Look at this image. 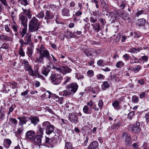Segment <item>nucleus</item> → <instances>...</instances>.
<instances>
[{"label":"nucleus","instance_id":"1","mask_svg":"<svg viewBox=\"0 0 149 149\" xmlns=\"http://www.w3.org/2000/svg\"><path fill=\"white\" fill-rule=\"evenodd\" d=\"M39 29L38 20L34 17L30 20L29 24V31L30 32H37Z\"/></svg>","mask_w":149,"mask_h":149},{"label":"nucleus","instance_id":"2","mask_svg":"<svg viewBox=\"0 0 149 149\" xmlns=\"http://www.w3.org/2000/svg\"><path fill=\"white\" fill-rule=\"evenodd\" d=\"M39 56L38 58L36 59V61L37 62H40L41 63H42L43 61V58L45 57L48 60H50L51 57L49 51L46 49L44 51H42L39 53Z\"/></svg>","mask_w":149,"mask_h":149},{"label":"nucleus","instance_id":"3","mask_svg":"<svg viewBox=\"0 0 149 149\" xmlns=\"http://www.w3.org/2000/svg\"><path fill=\"white\" fill-rule=\"evenodd\" d=\"M42 126L45 128L46 133L47 134H50L54 132V127L49 121L44 122L42 124Z\"/></svg>","mask_w":149,"mask_h":149},{"label":"nucleus","instance_id":"4","mask_svg":"<svg viewBox=\"0 0 149 149\" xmlns=\"http://www.w3.org/2000/svg\"><path fill=\"white\" fill-rule=\"evenodd\" d=\"M52 68L55 69L57 71L64 74L70 72L72 71L71 69L67 66H63L61 68H59L56 65H54Z\"/></svg>","mask_w":149,"mask_h":149},{"label":"nucleus","instance_id":"5","mask_svg":"<svg viewBox=\"0 0 149 149\" xmlns=\"http://www.w3.org/2000/svg\"><path fill=\"white\" fill-rule=\"evenodd\" d=\"M49 78L51 81L55 85L59 84L63 79V77L60 75L54 74H52Z\"/></svg>","mask_w":149,"mask_h":149},{"label":"nucleus","instance_id":"6","mask_svg":"<svg viewBox=\"0 0 149 149\" xmlns=\"http://www.w3.org/2000/svg\"><path fill=\"white\" fill-rule=\"evenodd\" d=\"M122 139L125 140V144L126 146H129L132 143L131 135L126 132H124L122 136Z\"/></svg>","mask_w":149,"mask_h":149},{"label":"nucleus","instance_id":"7","mask_svg":"<svg viewBox=\"0 0 149 149\" xmlns=\"http://www.w3.org/2000/svg\"><path fill=\"white\" fill-rule=\"evenodd\" d=\"M78 87V85L76 83H72L67 86V88L69 89L72 95L77 90Z\"/></svg>","mask_w":149,"mask_h":149},{"label":"nucleus","instance_id":"8","mask_svg":"<svg viewBox=\"0 0 149 149\" xmlns=\"http://www.w3.org/2000/svg\"><path fill=\"white\" fill-rule=\"evenodd\" d=\"M140 123L139 122L137 123L135 125H130L129 127L132 132L135 133L139 132L141 130L140 127Z\"/></svg>","mask_w":149,"mask_h":149},{"label":"nucleus","instance_id":"9","mask_svg":"<svg viewBox=\"0 0 149 149\" xmlns=\"http://www.w3.org/2000/svg\"><path fill=\"white\" fill-rule=\"evenodd\" d=\"M35 136V133L34 131L30 130L28 131L25 134L26 139L33 141Z\"/></svg>","mask_w":149,"mask_h":149},{"label":"nucleus","instance_id":"10","mask_svg":"<svg viewBox=\"0 0 149 149\" xmlns=\"http://www.w3.org/2000/svg\"><path fill=\"white\" fill-rule=\"evenodd\" d=\"M118 14L122 19L125 20H126L130 18L128 13L125 11L118 10Z\"/></svg>","mask_w":149,"mask_h":149},{"label":"nucleus","instance_id":"11","mask_svg":"<svg viewBox=\"0 0 149 149\" xmlns=\"http://www.w3.org/2000/svg\"><path fill=\"white\" fill-rule=\"evenodd\" d=\"M17 119L19 120V125L21 126H23V125L26 124L27 121H30V118L24 116L22 117H18Z\"/></svg>","mask_w":149,"mask_h":149},{"label":"nucleus","instance_id":"12","mask_svg":"<svg viewBox=\"0 0 149 149\" xmlns=\"http://www.w3.org/2000/svg\"><path fill=\"white\" fill-rule=\"evenodd\" d=\"M19 20L24 26H27V22L28 20L26 17L22 14H20L19 15Z\"/></svg>","mask_w":149,"mask_h":149},{"label":"nucleus","instance_id":"13","mask_svg":"<svg viewBox=\"0 0 149 149\" xmlns=\"http://www.w3.org/2000/svg\"><path fill=\"white\" fill-rule=\"evenodd\" d=\"M43 138L42 135H37L35 136L33 141L35 143L40 144L41 143L42 139Z\"/></svg>","mask_w":149,"mask_h":149},{"label":"nucleus","instance_id":"14","mask_svg":"<svg viewBox=\"0 0 149 149\" xmlns=\"http://www.w3.org/2000/svg\"><path fill=\"white\" fill-rule=\"evenodd\" d=\"M69 120L72 123H77L78 122V119L77 117L74 114H70L69 115Z\"/></svg>","mask_w":149,"mask_h":149},{"label":"nucleus","instance_id":"15","mask_svg":"<svg viewBox=\"0 0 149 149\" xmlns=\"http://www.w3.org/2000/svg\"><path fill=\"white\" fill-rule=\"evenodd\" d=\"M98 146V143L97 141H94L91 143L88 146L89 149H95Z\"/></svg>","mask_w":149,"mask_h":149},{"label":"nucleus","instance_id":"16","mask_svg":"<svg viewBox=\"0 0 149 149\" xmlns=\"http://www.w3.org/2000/svg\"><path fill=\"white\" fill-rule=\"evenodd\" d=\"M85 54L87 57L92 56H95L94 49H89L84 52Z\"/></svg>","mask_w":149,"mask_h":149},{"label":"nucleus","instance_id":"17","mask_svg":"<svg viewBox=\"0 0 149 149\" xmlns=\"http://www.w3.org/2000/svg\"><path fill=\"white\" fill-rule=\"evenodd\" d=\"M30 120L31 122V123L36 125L38 124L39 122V120L38 117L37 116H34L31 117Z\"/></svg>","mask_w":149,"mask_h":149},{"label":"nucleus","instance_id":"18","mask_svg":"<svg viewBox=\"0 0 149 149\" xmlns=\"http://www.w3.org/2000/svg\"><path fill=\"white\" fill-rule=\"evenodd\" d=\"M23 63L24 64V67L26 70L32 67L29 64V63L26 60L24 59L23 60Z\"/></svg>","mask_w":149,"mask_h":149},{"label":"nucleus","instance_id":"19","mask_svg":"<svg viewBox=\"0 0 149 149\" xmlns=\"http://www.w3.org/2000/svg\"><path fill=\"white\" fill-rule=\"evenodd\" d=\"M91 25L93 26V29L96 32H98L101 30L100 26L99 23H96L95 24H91Z\"/></svg>","mask_w":149,"mask_h":149},{"label":"nucleus","instance_id":"20","mask_svg":"<svg viewBox=\"0 0 149 149\" xmlns=\"http://www.w3.org/2000/svg\"><path fill=\"white\" fill-rule=\"evenodd\" d=\"M54 15L52 13L48 10H47L46 12L45 16V19H51L53 18Z\"/></svg>","mask_w":149,"mask_h":149},{"label":"nucleus","instance_id":"21","mask_svg":"<svg viewBox=\"0 0 149 149\" xmlns=\"http://www.w3.org/2000/svg\"><path fill=\"white\" fill-rule=\"evenodd\" d=\"M130 63H138L139 62V60L137 58L134 56L132 55L131 56H130Z\"/></svg>","mask_w":149,"mask_h":149},{"label":"nucleus","instance_id":"22","mask_svg":"<svg viewBox=\"0 0 149 149\" xmlns=\"http://www.w3.org/2000/svg\"><path fill=\"white\" fill-rule=\"evenodd\" d=\"M31 34L29 33H26L25 37V41L27 43V45L29 44L31 40Z\"/></svg>","mask_w":149,"mask_h":149},{"label":"nucleus","instance_id":"23","mask_svg":"<svg viewBox=\"0 0 149 149\" xmlns=\"http://www.w3.org/2000/svg\"><path fill=\"white\" fill-rule=\"evenodd\" d=\"M70 10L68 9L65 8L62 10V15L64 16H69Z\"/></svg>","mask_w":149,"mask_h":149},{"label":"nucleus","instance_id":"24","mask_svg":"<svg viewBox=\"0 0 149 149\" xmlns=\"http://www.w3.org/2000/svg\"><path fill=\"white\" fill-rule=\"evenodd\" d=\"M0 38L3 40L6 41H11L12 40L11 37L3 34H1L0 35Z\"/></svg>","mask_w":149,"mask_h":149},{"label":"nucleus","instance_id":"25","mask_svg":"<svg viewBox=\"0 0 149 149\" xmlns=\"http://www.w3.org/2000/svg\"><path fill=\"white\" fill-rule=\"evenodd\" d=\"M50 71V70L48 68H45L42 69L41 71V73L45 76L47 77V74Z\"/></svg>","mask_w":149,"mask_h":149},{"label":"nucleus","instance_id":"26","mask_svg":"<svg viewBox=\"0 0 149 149\" xmlns=\"http://www.w3.org/2000/svg\"><path fill=\"white\" fill-rule=\"evenodd\" d=\"M52 95V93L51 92L49 91H47L45 93L43 94L41 96V97L42 98L44 97L46 98H49L51 95Z\"/></svg>","mask_w":149,"mask_h":149},{"label":"nucleus","instance_id":"27","mask_svg":"<svg viewBox=\"0 0 149 149\" xmlns=\"http://www.w3.org/2000/svg\"><path fill=\"white\" fill-rule=\"evenodd\" d=\"M101 86L102 89L104 90L109 87V85L107 81H105L103 82Z\"/></svg>","mask_w":149,"mask_h":149},{"label":"nucleus","instance_id":"28","mask_svg":"<svg viewBox=\"0 0 149 149\" xmlns=\"http://www.w3.org/2000/svg\"><path fill=\"white\" fill-rule=\"evenodd\" d=\"M65 35L66 37H67L68 38H70L74 36L73 33L72 32L69 31L65 32Z\"/></svg>","mask_w":149,"mask_h":149},{"label":"nucleus","instance_id":"29","mask_svg":"<svg viewBox=\"0 0 149 149\" xmlns=\"http://www.w3.org/2000/svg\"><path fill=\"white\" fill-rule=\"evenodd\" d=\"M24 13H25L28 17L29 19H30L31 18V15L30 12V10L29 9L25 10H23Z\"/></svg>","mask_w":149,"mask_h":149},{"label":"nucleus","instance_id":"30","mask_svg":"<svg viewBox=\"0 0 149 149\" xmlns=\"http://www.w3.org/2000/svg\"><path fill=\"white\" fill-rule=\"evenodd\" d=\"M28 51L26 52L27 54L28 55V57L31 58L32 57V55L33 52L32 49L30 48H29L27 49Z\"/></svg>","mask_w":149,"mask_h":149},{"label":"nucleus","instance_id":"31","mask_svg":"<svg viewBox=\"0 0 149 149\" xmlns=\"http://www.w3.org/2000/svg\"><path fill=\"white\" fill-rule=\"evenodd\" d=\"M124 63L121 61H118L116 64V66L119 68L123 67L124 65Z\"/></svg>","mask_w":149,"mask_h":149},{"label":"nucleus","instance_id":"32","mask_svg":"<svg viewBox=\"0 0 149 149\" xmlns=\"http://www.w3.org/2000/svg\"><path fill=\"white\" fill-rule=\"evenodd\" d=\"M29 1L28 0H18V2L20 4L26 6L29 4Z\"/></svg>","mask_w":149,"mask_h":149},{"label":"nucleus","instance_id":"33","mask_svg":"<svg viewBox=\"0 0 149 149\" xmlns=\"http://www.w3.org/2000/svg\"><path fill=\"white\" fill-rule=\"evenodd\" d=\"M146 23L145 19L144 18H142L138 20V24L140 26H143Z\"/></svg>","mask_w":149,"mask_h":149},{"label":"nucleus","instance_id":"34","mask_svg":"<svg viewBox=\"0 0 149 149\" xmlns=\"http://www.w3.org/2000/svg\"><path fill=\"white\" fill-rule=\"evenodd\" d=\"M63 95L64 96H66L68 95L70 96L72 95L71 92H70L69 89L64 91L63 92Z\"/></svg>","mask_w":149,"mask_h":149},{"label":"nucleus","instance_id":"35","mask_svg":"<svg viewBox=\"0 0 149 149\" xmlns=\"http://www.w3.org/2000/svg\"><path fill=\"white\" fill-rule=\"evenodd\" d=\"M141 69V67L140 65H137L134 67L132 69V71L136 73L138 72Z\"/></svg>","mask_w":149,"mask_h":149},{"label":"nucleus","instance_id":"36","mask_svg":"<svg viewBox=\"0 0 149 149\" xmlns=\"http://www.w3.org/2000/svg\"><path fill=\"white\" fill-rule=\"evenodd\" d=\"M24 28L22 29V31H20V34L22 37H23L24 35L26 34L27 31V26H24Z\"/></svg>","mask_w":149,"mask_h":149},{"label":"nucleus","instance_id":"37","mask_svg":"<svg viewBox=\"0 0 149 149\" xmlns=\"http://www.w3.org/2000/svg\"><path fill=\"white\" fill-rule=\"evenodd\" d=\"M44 45L42 44L39 46V48L37 49L38 53H39L42 51L46 50Z\"/></svg>","mask_w":149,"mask_h":149},{"label":"nucleus","instance_id":"38","mask_svg":"<svg viewBox=\"0 0 149 149\" xmlns=\"http://www.w3.org/2000/svg\"><path fill=\"white\" fill-rule=\"evenodd\" d=\"M65 148L67 149H72L73 148L71 143L68 142L66 143L65 144Z\"/></svg>","mask_w":149,"mask_h":149},{"label":"nucleus","instance_id":"39","mask_svg":"<svg viewBox=\"0 0 149 149\" xmlns=\"http://www.w3.org/2000/svg\"><path fill=\"white\" fill-rule=\"evenodd\" d=\"M139 98L136 95H134L132 97V100L133 102L134 103H137L139 101Z\"/></svg>","mask_w":149,"mask_h":149},{"label":"nucleus","instance_id":"40","mask_svg":"<svg viewBox=\"0 0 149 149\" xmlns=\"http://www.w3.org/2000/svg\"><path fill=\"white\" fill-rule=\"evenodd\" d=\"M112 105L115 109H117L119 105V102L117 100L114 101L112 104Z\"/></svg>","mask_w":149,"mask_h":149},{"label":"nucleus","instance_id":"41","mask_svg":"<svg viewBox=\"0 0 149 149\" xmlns=\"http://www.w3.org/2000/svg\"><path fill=\"white\" fill-rule=\"evenodd\" d=\"M19 54L21 56H25V52L22 47H19Z\"/></svg>","mask_w":149,"mask_h":149},{"label":"nucleus","instance_id":"42","mask_svg":"<svg viewBox=\"0 0 149 149\" xmlns=\"http://www.w3.org/2000/svg\"><path fill=\"white\" fill-rule=\"evenodd\" d=\"M89 108L86 105L83 107V111L86 114H90V113L89 112Z\"/></svg>","mask_w":149,"mask_h":149},{"label":"nucleus","instance_id":"43","mask_svg":"<svg viewBox=\"0 0 149 149\" xmlns=\"http://www.w3.org/2000/svg\"><path fill=\"white\" fill-rule=\"evenodd\" d=\"M127 4V1H122L121 4L120 5L119 7L121 9H124L125 7L126 6Z\"/></svg>","mask_w":149,"mask_h":149},{"label":"nucleus","instance_id":"44","mask_svg":"<svg viewBox=\"0 0 149 149\" xmlns=\"http://www.w3.org/2000/svg\"><path fill=\"white\" fill-rule=\"evenodd\" d=\"M45 128L42 127H40L39 128V130L38 132V135H42L43 134V132L45 130Z\"/></svg>","mask_w":149,"mask_h":149},{"label":"nucleus","instance_id":"45","mask_svg":"<svg viewBox=\"0 0 149 149\" xmlns=\"http://www.w3.org/2000/svg\"><path fill=\"white\" fill-rule=\"evenodd\" d=\"M4 141L6 142L8 144V145L6 147V148H9L12 142L9 139H4Z\"/></svg>","mask_w":149,"mask_h":149},{"label":"nucleus","instance_id":"46","mask_svg":"<svg viewBox=\"0 0 149 149\" xmlns=\"http://www.w3.org/2000/svg\"><path fill=\"white\" fill-rule=\"evenodd\" d=\"M87 74L89 77H92L94 75V72L92 70H89L87 72Z\"/></svg>","mask_w":149,"mask_h":149},{"label":"nucleus","instance_id":"47","mask_svg":"<svg viewBox=\"0 0 149 149\" xmlns=\"http://www.w3.org/2000/svg\"><path fill=\"white\" fill-rule=\"evenodd\" d=\"M142 49H139V48H133L131 50V52L133 53H136L137 52H139L140 50Z\"/></svg>","mask_w":149,"mask_h":149},{"label":"nucleus","instance_id":"48","mask_svg":"<svg viewBox=\"0 0 149 149\" xmlns=\"http://www.w3.org/2000/svg\"><path fill=\"white\" fill-rule=\"evenodd\" d=\"M10 121L11 122L12 124L16 126L17 123V120L14 118H11L10 119Z\"/></svg>","mask_w":149,"mask_h":149},{"label":"nucleus","instance_id":"49","mask_svg":"<svg viewBox=\"0 0 149 149\" xmlns=\"http://www.w3.org/2000/svg\"><path fill=\"white\" fill-rule=\"evenodd\" d=\"M19 42L21 44L20 47H22L24 46V45H28L26 42L25 41L24 42L22 39H20L19 40Z\"/></svg>","mask_w":149,"mask_h":149},{"label":"nucleus","instance_id":"50","mask_svg":"<svg viewBox=\"0 0 149 149\" xmlns=\"http://www.w3.org/2000/svg\"><path fill=\"white\" fill-rule=\"evenodd\" d=\"M135 113L134 111H132L128 114V118L131 120L133 117L134 116Z\"/></svg>","mask_w":149,"mask_h":149},{"label":"nucleus","instance_id":"51","mask_svg":"<svg viewBox=\"0 0 149 149\" xmlns=\"http://www.w3.org/2000/svg\"><path fill=\"white\" fill-rule=\"evenodd\" d=\"M8 46L6 43H3L0 48L1 50H3V49H8Z\"/></svg>","mask_w":149,"mask_h":149},{"label":"nucleus","instance_id":"52","mask_svg":"<svg viewBox=\"0 0 149 149\" xmlns=\"http://www.w3.org/2000/svg\"><path fill=\"white\" fill-rule=\"evenodd\" d=\"M27 70L29 71V75L32 76H35L36 73V72H35V74L34 73L32 67L29 68V69H28Z\"/></svg>","mask_w":149,"mask_h":149},{"label":"nucleus","instance_id":"53","mask_svg":"<svg viewBox=\"0 0 149 149\" xmlns=\"http://www.w3.org/2000/svg\"><path fill=\"white\" fill-rule=\"evenodd\" d=\"M36 16L40 19H42L44 16V14L42 11L40 12Z\"/></svg>","mask_w":149,"mask_h":149},{"label":"nucleus","instance_id":"54","mask_svg":"<svg viewBox=\"0 0 149 149\" xmlns=\"http://www.w3.org/2000/svg\"><path fill=\"white\" fill-rule=\"evenodd\" d=\"M96 78L98 80L104 79V76L101 74H99L96 75Z\"/></svg>","mask_w":149,"mask_h":149},{"label":"nucleus","instance_id":"55","mask_svg":"<svg viewBox=\"0 0 149 149\" xmlns=\"http://www.w3.org/2000/svg\"><path fill=\"white\" fill-rule=\"evenodd\" d=\"M4 111L3 108L0 107V119H2L4 116Z\"/></svg>","mask_w":149,"mask_h":149},{"label":"nucleus","instance_id":"56","mask_svg":"<svg viewBox=\"0 0 149 149\" xmlns=\"http://www.w3.org/2000/svg\"><path fill=\"white\" fill-rule=\"evenodd\" d=\"M23 130V126H21V127H18L17 130L18 134H21L22 133Z\"/></svg>","mask_w":149,"mask_h":149},{"label":"nucleus","instance_id":"57","mask_svg":"<svg viewBox=\"0 0 149 149\" xmlns=\"http://www.w3.org/2000/svg\"><path fill=\"white\" fill-rule=\"evenodd\" d=\"M103 51L101 49H94L95 56L97 55L100 54Z\"/></svg>","mask_w":149,"mask_h":149},{"label":"nucleus","instance_id":"58","mask_svg":"<svg viewBox=\"0 0 149 149\" xmlns=\"http://www.w3.org/2000/svg\"><path fill=\"white\" fill-rule=\"evenodd\" d=\"M103 105V102L102 100H100L99 101L98 103V106L100 109L102 108Z\"/></svg>","mask_w":149,"mask_h":149},{"label":"nucleus","instance_id":"59","mask_svg":"<svg viewBox=\"0 0 149 149\" xmlns=\"http://www.w3.org/2000/svg\"><path fill=\"white\" fill-rule=\"evenodd\" d=\"M99 21L100 22L102 26V27L103 28V26L106 24L105 19L102 18H100V19H99Z\"/></svg>","mask_w":149,"mask_h":149},{"label":"nucleus","instance_id":"60","mask_svg":"<svg viewBox=\"0 0 149 149\" xmlns=\"http://www.w3.org/2000/svg\"><path fill=\"white\" fill-rule=\"evenodd\" d=\"M120 125L119 123H114L112 126V127L113 129H118L120 127Z\"/></svg>","mask_w":149,"mask_h":149},{"label":"nucleus","instance_id":"61","mask_svg":"<svg viewBox=\"0 0 149 149\" xmlns=\"http://www.w3.org/2000/svg\"><path fill=\"white\" fill-rule=\"evenodd\" d=\"M75 77L78 79H83L84 77L83 75L80 74H78L77 73L75 74Z\"/></svg>","mask_w":149,"mask_h":149},{"label":"nucleus","instance_id":"62","mask_svg":"<svg viewBox=\"0 0 149 149\" xmlns=\"http://www.w3.org/2000/svg\"><path fill=\"white\" fill-rule=\"evenodd\" d=\"M144 12V10H140L138 11V12L136 13V15L137 17L141 15Z\"/></svg>","mask_w":149,"mask_h":149},{"label":"nucleus","instance_id":"63","mask_svg":"<svg viewBox=\"0 0 149 149\" xmlns=\"http://www.w3.org/2000/svg\"><path fill=\"white\" fill-rule=\"evenodd\" d=\"M14 106L12 105L9 108V111L8 113V114L9 115L10 114V112H12L14 110Z\"/></svg>","mask_w":149,"mask_h":149},{"label":"nucleus","instance_id":"64","mask_svg":"<svg viewBox=\"0 0 149 149\" xmlns=\"http://www.w3.org/2000/svg\"><path fill=\"white\" fill-rule=\"evenodd\" d=\"M97 21V19L95 18H94L93 17H91L90 18V21L91 22L93 23H94L96 22Z\"/></svg>","mask_w":149,"mask_h":149}]
</instances>
